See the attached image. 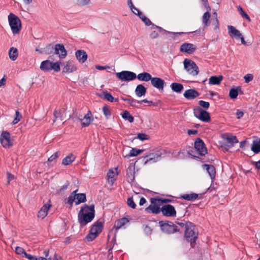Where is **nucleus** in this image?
Here are the masks:
<instances>
[{
  "mask_svg": "<svg viewBox=\"0 0 260 260\" xmlns=\"http://www.w3.org/2000/svg\"><path fill=\"white\" fill-rule=\"evenodd\" d=\"M23 257H25L29 260H36V256L31 255L27 253L26 252L25 253V255H23Z\"/></svg>",
  "mask_w": 260,
  "mask_h": 260,
  "instance_id": "obj_62",
  "label": "nucleus"
},
{
  "mask_svg": "<svg viewBox=\"0 0 260 260\" xmlns=\"http://www.w3.org/2000/svg\"><path fill=\"white\" fill-rule=\"evenodd\" d=\"M137 78L140 81L148 82V81L151 80V79L152 78V76L148 73L143 72V73L139 74L137 76Z\"/></svg>",
  "mask_w": 260,
  "mask_h": 260,
  "instance_id": "obj_29",
  "label": "nucleus"
},
{
  "mask_svg": "<svg viewBox=\"0 0 260 260\" xmlns=\"http://www.w3.org/2000/svg\"><path fill=\"white\" fill-rule=\"evenodd\" d=\"M159 224L161 231L168 234H172L180 230L175 224L170 221H159Z\"/></svg>",
  "mask_w": 260,
  "mask_h": 260,
  "instance_id": "obj_5",
  "label": "nucleus"
},
{
  "mask_svg": "<svg viewBox=\"0 0 260 260\" xmlns=\"http://www.w3.org/2000/svg\"><path fill=\"white\" fill-rule=\"evenodd\" d=\"M51 70H53L55 72H58L60 70V64L58 62H52L51 66Z\"/></svg>",
  "mask_w": 260,
  "mask_h": 260,
  "instance_id": "obj_48",
  "label": "nucleus"
},
{
  "mask_svg": "<svg viewBox=\"0 0 260 260\" xmlns=\"http://www.w3.org/2000/svg\"><path fill=\"white\" fill-rule=\"evenodd\" d=\"M203 6L206 9L207 11H210L211 9L209 5L208 0H201Z\"/></svg>",
  "mask_w": 260,
  "mask_h": 260,
  "instance_id": "obj_61",
  "label": "nucleus"
},
{
  "mask_svg": "<svg viewBox=\"0 0 260 260\" xmlns=\"http://www.w3.org/2000/svg\"><path fill=\"white\" fill-rule=\"evenodd\" d=\"M199 105L200 106V107H202L205 109H208L210 106L209 102L202 100L199 101Z\"/></svg>",
  "mask_w": 260,
  "mask_h": 260,
  "instance_id": "obj_51",
  "label": "nucleus"
},
{
  "mask_svg": "<svg viewBox=\"0 0 260 260\" xmlns=\"http://www.w3.org/2000/svg\"><path fill=\"white\" fill-rule=\"evenodd\" d=\"M199 95L200 93L194 89H187L183 94L184 96L187 100L194 99Z\"/></svg>",
  "mask_w": 260,
  "mask_h": 260,
  "instance_id": "obj_22",
  "label": "nucleus"
},
{
  "mask_svg": "<svg viewBox=\"0 0 260 260\" xmlns=\"http://www.w3.org/2000/svg\"><path fill=\"white\" fill-rule=\"evenodd\" d=\"M149 138V137L148 135L143 133L139 134L137 137V138L139 139L141 141L148 140Z\"/></svg>",
  "mask_w": 260,
  "mask_h": 260,
  "instance_id": "obj_53",
  "label": "nucleus"
},
{
  "mask_svg": "<svg viewBox=\"0 0 260 260\" xmlns=\"http://www.w3.org/2000/svg\"><path fill=\"white\" fill-rule=\"evenodd\" d=\"M170 87L173 91L178 93H181L184 88L182 84L176 82L172 83L171 84Z\"/></svg>",
  "mask_w": 260,
  "mask_h": 260,
  "instance_id": "obj_30",
  "label": "nucleus"
},
{
  "mask_svg": "<svg viewBox=\"0 0 260 260\" xmlns=\"http://www.w3.org/2000/svg\"><path fill=\"white\" fill-rule=\"evenodd\" d=\"M183 64L185 70L189 75L196 76L199 73V69L193 60L185 58L183 61Z\"/></svg>",
  "mask_w": 260,
  "mask_h": 260,
  "instance_id": "obj_6",
  "label": "nucleus"
},
{
  "mask_svg": "<svg viewBox=\"0 0 260 260\" xmlns=\"http://www.w3.org/2000/svg\"><path fill=\"white\" fill-rule=\"evenodd\" d=\"M143 151L142 149H138L137 148H132L128 155H126L125 157H129L132 156H136L141 153Z\"/></svg>",
  "mask_w": 260,
  "mask_h": 260,
  "instance_id": "obj_39",
  "label": "nucleus"
},
{
  "mask_svg": "<svg viewBox=\"0 0 260 260\" xmlns=\"http://www.w3.org/2000/svg\"><path fill=\"white\" fill-rule=\"evenodd\" d=\"M90 0H77V4L80 6H84L89 4Z\"/></svg>",
  "mask_w": 260,
  "mask_h": 260,
  "instance_id": "obj_55",
  "label": "nucleus"
},
{
  "mask_svg": "<svg viewBox=\"0 0 260 260\" xmlns=\"http://www.w3.org/2000/svg\"><path fill=\"white\" fill-rule=\"evenodd\" d=\"M199 197V194L195 193H191L190 194H184L181 196V198L187 201H193Z\"/></svg>",
  "mask_w": 260,
  "mask_h": 260,
  "instance_id": "obj_34",
  "label": "nucleus"
},
{
  "mask_svg": "<svg viewBox=\"0 0 260 260\" xmlns=\"http://www.w3.org/2000/svg\"><path fill=\"white\" fill-rule=\"evenodd\" d=\"M228 33L231 37L235 38L237 39H239L241 36V34L240 31L237 29L234 26L232 25H228Z\"/></svg>",
  "mask_w": 260,
  "mask_h": 260,
  "instance_id": "obj_23",
  "label": "nucleus"
},
{
  "mask_svg": "<svg viewBox=\"0 0 260 260\" xmlns=\"http://www.w3.org/2000/svg\"><path fill=\"white\" fill-rule=\"evenodd\" d=\"M63 64L64 66L62 69L63 73H71L77 70V68L73 60H68L63 62Z\"/></svg>",
  "mask_w": 260,
  "mask_h": 260,
  "instance_id": "obj_17",
  "label": "nucleus"
},
{
  "mask_svg": "<svg viewBox=\"0 0 260 260\" xmlns=\"http://www.w3.org/2000/svg\"><path fill=\"white\" fill-rule=\"evenodd\" d=\"M151 204L145 209V211L147 212H151L152 213L158 214L161 212V208L159 207L160 206L158 204L156 198H151L150 199Z\"/></svg>",
  "mask_w": 260,
  "mask_h": 260,
  "instance_id": "obj_13",
  "label": "nucleus"
},
{
  "mask_svg": "<svg viewBox=\"0 0 260 260\" xmlns=\"http://www.w3.org/2000/svg\"><path fill=\"white\" fill-rule=\"evenodd\" d=\"M223 77L221 75L219 76H211L209 80V84L210 85H219L222 80Z\"/></svg>",
  "mask_w": 260,
  "mask_h": 260,
  "instance_id": "obj_31",
  "label": "nucleus"
},
{
  "mask_svg": "<svg viewBox=\"0 0 260 260\" xmlns=\"http://www.w3.org/2000/svg\"><path fill=\"white\" fill-rule=\"evenodd\" d=\"M119 223L122 224L123 226L126 223L129 222V220L126 217H123L118 220Z\"/></svg>",
  "mask_w": 260,
  "mask_h": 260,
  "instance_id": "obj_63",
  "label": "nucleus"
},
{
  "mask_svg": "<svg viewBox=\"0 0 260 260\" xmlns=\"http://www.w3.org/2000/svg\"><path fill=\"white\" fill-rule=\"evenodd\" d=\"M94 205L84 204L78 214V220L81 227H84L94 218Z\"/></svg>",
  "mask_w": 260,
  "mask_h": 260,
  "instance_id": "obj_1",
  "label": "nucleus"
},
{
  "mask_svg": "<svg viewBox=\"0 0 260 260\" xmlns=\"http://www.w3.org/2000/svg\"><path fill=\"white\" fill-rule=\"evenodd\" d=\"M122 117L125 120H127L129 122L132 123L134 122V118L132 116L129 112L126 110H125L123 113L121 114Z\"/></svg>",
  "mask_w": 260,
  "mask_h": 260,
  "instance_id": "obj_40",
  "label": "nucleus"
},
{
  "mask_svg": "<svg viewBox=\"0 0 260 260\" xmlns=\"http://www.w3.org/2000/svg\"><path fill=\"white\" fill-rule=\"evenodd\" d=\"M203 167L207 170L213 183L216 177V169L215 167L212 165L204 164L203 165Z\"/></svg>",
  "mask_w": 260,
  "mask_h": 260,
  "instance_id": "obj_21",
  "label": "nucleus"
},
{
  "mask_svg": "<svg viewBox=\"0 0 260 260\" xmlns=\"http://www.w3.org/2000/svg\"><path fill=\"white\" fill-rule=\"evenodd\" d=\"M21 114L18 111H16L15 117L12 122L13 124L17 123L21 120Z\"/></svg>",
  "mask_w": 260,
  "mask_h": 260,
  "instance_id": "obj_47",
  "label": "nucleus"
},
{
  "mask_svg": "<svg viewBox=\"0 0 260 260\" xmlns=\"http://www.w3.org/2000/svg\"><path fill=\"white\" fill-rule=\"evenodd\" d=\"M162 154L161 152H157L154 153H150L148 155H147L145 158H146V160L145 161L144 164H147L148 161H152L153 162H156L158 160L160 156Z\"/></svg>",
  "mask_w": 260,
  "mask_h": 260,
  "instance_id": "obj_20",
  "label": "nucleus"
},
{
  "mask_svg": "<svg viewBox=\"0 0 260 260\" xmlns=\"http://www.w3.org/2000/svg\"><path fill=\"white\" fill-rule=\"evenodd\" d=\"M197 49V46L191 43H185L182 44L180 48V51L182 52L188 54H192Z\"/></svg>",
  "mask_w": 260,
  "mask_h": 260,
  "instance_id": "obj_15",
  "label": "nucleus"
},
{
  "mask_svg": "<svg viewBox=\"0 0 260 260\" xmlns=\"http://www.w3.org/2000/svg\"><path fill=\"white\" fill-rule=\"evenodd\" d=\"M98 96L101 98L106 100L110 102H117L118 99L114 98L112 94L107 91H103L101 93H98Z\"/></svg>",
  "mask_w": 260,
  "mask_h": 260,
  "instance_id": "obj_24",
  "label": "nucleus"
},
{
  "mask_svg": "<svg viewBox=\"0 0 260 260\" xmlns=\"http://www.w3.org/2000/svg\"><path fill=\"white\" fill-rule=\"evenodd\" d=\"M156 200H157V202H158V204L160 205L172 202V200L169 199L156 198Z\"/></svg>",
  "mask_w": 260,
  "mask_h": 260,
  "instance_id": "obj_50",
  "label": "nucleus"
},
{
  "mask_svg": "<svg viewBox=\"0 0 260 260\" xmlns=\"http://www.w3.org/2000/svg\"><path fill=\"white\" fill-rule=\"evenodd\" d=\"M238 10L240 15L244 18H245L249 22L251 21V19L247 14L244 11L243 8L241 6L238 7Z\"/></svg>",
  "mask_w": 260,
  "mask_h": 260,
  "instance_id": "obj_41",
  "label": "nucleus"
},
{
  "mask_svg": "<svg viewBox=\"0 0 260 260\" xmlns=\"http://www.w3.org/2000/svg\"><path fill=\"white\" fill-rule=\"evenodd\" d=\"M81 121V125L82 127H87L89 125L91 121L93 120L92 113L90 111H88L83 118L80 119Z\"/></svg>",
  "mask_w": 260,
  "mask_h": 260,
  "instance_id": "obj_19",
  "label": "nucleus"
},
{
  "mask_svg": "<svg viewBox=\"0 0 260 260\" xmlns=\"http://www.w3.org/2000/svg\"><path fill=\"white\" fill-rule=\"evenodd\" d=\"M194 149L201 156H204L207 153V149L205 144L200 138H198L194 142Z\"/></svg>",
  "mask_w": 260,
  "mask_h": 260,
  "instance_id": "obj_10",
  "label": "nucleus"
},
{
  "mask_svg": "<svg viewBox=\"0 0 260 260\" xmlns=\"http://www.w3.org/2000/svg\"><path fill=\"white\" fill-rule=\"evenodd\" d=\"M121 100L123 101L127 102L128 104L131 105V106H136L135 103H139V101H137L134 99H126L124 98L123 96L121 97Z\"/></svg>",
  "mask_w": 260,
  "mask_h": 260,
  "instance_id": "obj_46",
  "label": "nucleus"
},
{
  "mask_svg": "<svg viewBox=\"0 0 260 260\" xmlns=\"http://www.w3.org/2000/svg\"><path fill=\"white\" fill-rule=\"evenodd\" d=\"M142 21L146 25L149 26L152 24V22L145 16H144L141 18Z\"/></svg>",
  "mask_w": 260,
  "mask_h": 260,
  "instance_id": "obj_57",
  "label": "nucleus"
},
{
  "mask_svg": "<svg viewBox=\"0 0 260 260\" xmlns=\"http://www.w3.org/2000/svg\"><path fill=\"white\" fill-rule=\"evenodd\" d=\"M51 62L50 60H46L42 61L40 65V69L44 71H49L51 70Z\"/></svg>",
  "mask_w": 260,
  "mask_h": 260,
  "instance_id": "obj_33",
  "label": "nucleus"
},
{
  "mask_svg": "<svg viewBox=\"0 0 260 260\" xmlns=\"http://www.w3.org/2000/svg\"><path fill=\"white\" fill-rule=\"evenodd\" d=\"M77 59L81 63H84L87 58V54L83 50H78L75 53Z\"/></svg>",
  "mask_w": 260,
  "mask_h": 260,
  "instance_id": "obj_25",
  "label": "nucleus"
},
{
  "mask_svg": "<svg viewBox=\"0 0 260 260\" xmlns=\"http://www.w3.org/2000/svg\"><path fill=\"white\" fill-rule=\"evenodd\" d=\"M253 78V76L251 74H247L244 77V79L246 83H249L250 81L252 80Z\"/></svg>",
  "mask_w": 260,
  "mask_h": 260,
  "instance_id": "obj_56",
  "label": "nucleus"
},
{
  "mask_svg": "<svg viewBox=\"0 0 260 260\" xmlns=\"http://www.w3.org/2000/svg\"><path fill=\"white\" fill-rule=\"evenodd\" d=\"M236 115L237 116V118L238 119H240L243 116L244 112L242 111H241L240 110L238 109L236 111Z\"/></svg>",
  "mask_w": 260,
  "mask_h": 260,
  "instance_id": "obj_64",
  "label": "nucleus"
},
{
  "mask_svg": "<svg viewBox=\"0 0 260 260\" xmlns=\"http://www.w3.org/2000/svg\"><path fill=\"white\" fill-rule=\"evenodd\" d=\"M54 54L60 58H64L67 55V51L63 44H57L55 45Z\"/></svg>",
  "mask_w": 260,
  "mask_h": 260,
  "instance_id": "obj_16",
  "label": "nucleus"
},
{
  "mask_svg": "<svg viewBox=\"0 0 260 260\" xmlns=\"http://www.w3.org/2000/svg\"><path fill=\"white\" fill-rule=\"evenodd\" d=\"M238 89H240L241 90V87L240 86L238 87V88H232L229 92V96L232 99H236L237 98L238 94Z\"/></svg>",
  "mask_w": 260,
  "mask_h": 260,
  "instance_id": "obj_42",
  "label": "nucleus"
},
{
  "mask_svg": "<svg viewBox=\"0 0 260 260\" xmlns=\"http://www.w3.org/2000/svg\"><path fill=\"white\" fill-rule=\"evenodd\" d=\"M209 11H207V12L204 14L203 16V23L205 24V25H208L210 24L209 20L211 17V14Z\"/></svg>",
  "mask_w": 260,
  "mask_h": 260,
  "instance_id": "obj_44",
  "label": "nucleus"
},
{
  "mask_svg": "<svg viewBox=\"0 0 260 260\" xmlns=\"http://www.w3.org/2000/svg\"><path fill=\"white\" fill-rule=\"evenodd\" d=\"M9 55L10 58L13 60H15L18 55V50L17 48L14 47H11L10 48L9 51Z\"/></svg>",
  "mask_w": 260,
  "mask_h": 260,
  "instance_id": "obj_35",
  "label": "nucleus"
},
{
  "mask_svg": "<svg viewBox=\"0 0 260 260\" xmlns=\"http://www.w3.org/2000/svg\"><path fill=\"white\" fill-rule=\"evenodd\" d=\"M147 92V88L142 84H139L137 86L135 92L138 97H141L145 95Z\"/></svg>",
  "mask_w": 260,
  "mask_h": 260,
  "instance_id": "obj_27",
  "label": "nucleus"
},
{
  "mask_svg": "<svg viewBox=\"0 0 260 260\" xmlns=\"http://www.w3.org/2000/svg\"><path fill=\"white\" fill-rule=\"evenodd\" d=\"M75 156L72 153L69 154L62 160V164L64 166L69 165L75 160Z\"/></svg>",
  "mask_w": 260,
  "mask_h": 260,
  "instance_id": "obj_32",
  "label": "nucleus"
},
{
  "mask_svg": "<svg viewBox=\"0 0 260 260\" xmlns=\"http://www.w3.org/2000/svg\"><path fill=\"white\" fill-rule=\"evenodd\" d=\"M55 51V46H54L51 44H47L45 47L43 48H41V51H40V53H44L46 54H50L52 53L54 54Z\"/></svg>",
  "mask_w": 260,
  "mask_h": 260,
  "instance_id": "obj_28",
  "label": "nucleus"
},
{
  "mask_svg": "<svg viewBox=\"0 0 260 260\" xmlns=\"http://www.w3.org/2000/svg\"><path fill=\"white\" fill-rule=\"evenodd\" d=\"M116 77L121 81H130L137 78L136 74L131 71H123L116 74Z\"/></svg>",
  "mask_w": 260,
  "mask_h": 260,
  "instance_id": "obj_8",
  "label": "nucleus"
},
{
  "mask_svg": "<svg viewBox=\"0 0 260 260\" xmlns=\"http://www.w3.org/2000/svg\"><path fill=\"white\" fill-rule=\"evenodd\" d=\"M51 206L48 204H45L40 210L38 214V217L41 219H44L47 215L48 211Z\"/></svg>",
  "mask_w": 260,
  "mask_h": 260,
  "instance_id": "obj_26",
  "label": "nucleus"
},
{
  "mask_svg": "<svg viewBox=\"0 0 260 260\" xmlns=\"http://www.w3.org/2000/svg\"><path fill=\"white\" fill-rule=\"evenodd\" d=\"M184 238L187 242H190L191 247H194L196 240L198 239V233L196 231L194 224L190 221L186 222Z\"/></svg>",
  "mask_w": 260,
  "mask_h": 260,
  "instance_id": "obj_2",
  "label": "nucleus"
},
{
  "mask_svg": "<svg viewBox=\"0 0 260 260\" xmlns=\"http://www.w3.org/2000/svg\"><path fill=\"white\" fill-rule=\"evenodd\" d=\"M77 201L76 202V204L78 205L82 203H85L86 201V194L83 193H78L76 197Z\"/></svg>",
  "mask_w": 260,
  "mask_h": 260,
  "instance_id": "obj_38",
  "label": "nucleus"
},
{
  "mask_svg": "<svg viewBox=\"0 0 260 260\" xmlns=\"http://www.w3.org/2000/svg\"><path fill=\"white\" fill-rule=\"evenodd\" d=\"M15 252L17 254L22 255V257H23L25 253H26L25 250L21 247H17L15 248Z\"/></svg>",
  "mask_w": 260,
  "mask_h": 260,
  "instance_id": "obj_52",
  "label": "nucleus"
},
{
  "mask_svg": "<svg viewBox=\"0 0 260 260\" xmlns=\"http://www.w3.org/2000/svg\"><path fill=\"white\" fill-rule=\"evenodd\" d=\"M193 114L196 118L203 122H209L211 120L210 113L199 106L194 108Z\"/></svg>",
  "mask_w": 260,
  "mask_h": 260,
  "instance_id": "obj_7",
  "label": "nucleus"
},
{
  "mask_svg": "<svg viewBox=\"0 0 260 260\" xmlns=\"http://www.w3.org/2000/svg\"><path fill=\"white\" fill-rule=\"evenodd\" d=\"M58 153H59L58 152H56L54 154H53L51 156H50L48 159V162H51L53 160H54L56 158H57V157H58V156H59Z\"/></svg>",
  "mask_w": 260,
  "mask_h": 260,
  "instance_id": "obj_58",
  "label": "nucleus"
},
{
  "mask_svg": "<svg viewBox=\"0 0 260 260\" xmlns=\"http://www.w3.org/2000/svg\"><path fill=\"white\" fill-rule=\"evenodd\" d=\"M104 221L100 220L95 221L91 226L89 233L84 238L86 242H91L94 240L102 232L103 228Z\"/></svg>",
  "mask_w": 260,
  "mask_h": 260,
  "instance_id": "obj_3",
  "label": "nucleus"
},
{
  "mask_svg": "<svg viewBox=\"0 0 260 260\" xmlns=\"http://www.w3.org/2000/svg\"><path fill=\"white\" fill-rule=\"evenodd\" d=\"M70 185V182L67 181L66 183L62 185L59 189L57 190V192L61 193L63 191L66 190Z\"/></svg>",
  "mask_w": 260,
  "mask_h": 260,
  "instance_id": "obj_54",
  "label": "nucleus"
},
{
  "mask_svg": "<svg viewBox=\"0 0 260 260\" xmlns=\"http://www.w3.org/2000/svg\"><path fill=\"white\" fill-rule=\"evenodd\" d=\"M61 112L60 111H58V110H54V112H53V115H54V119L53 120V122H54L56 119L57 118H59L60 117H61Z\"/></svg>",
  "mask_w": 260,
  "mask_h": 260,
  "instance_id": "obj_60",
  "label": "nucleus"
},
{
  "mask_svg": "<svg viewBox=\"0 0 260 260\" xmlns=\"http://www.w3.org/2000/svg\"><path fill=\"white\" fill-rule=\"evenodd\" d=\"M222 139L224 142L223 145L224 147L228 148H231L234 146L235 143H237L238 140L235 136H233L230 134H224L222 136Z\"/></svg>",
  "mask_w": 260,
  "mask_h": 260,
  "instance_id": "obj_9",
  "label": "nucleus"
},
{
  "mask_svg": "<svg viewBox=\"0 0 260 260\" xmlns=\"http://www.w3.org/2000/svg\"><path fill=\"white\" fill-rule=\"evenodd\" d=\"M102 110L106 118L109 119L111 116V112L110 107L107 105H105L103 107Z\"/></svg>",
  "mask_w": 260,
  "mask_h": 260,
  "instance_id": "obj_43",
  "label": "nucleus"
},
{
  "mask_svg": "<svg viewBox=\"0 0 260 260\" xmlns=\"http://www.w3.org/2000/svg\"><path fill=\"white\" fill-rule=\"evenodd\" d=\"M127 204L133 209H135L136 207V204L134 202L133 197H130L127 199Z\"/></svg>",
  "mask_w": 260,
  "mask_h": 260,
  "instance_id": "obj_49",
  "label": "nucleus"
},
{
  "mask_svg": "<svg viewBox=\"0 0 260 260\" xmlns=\"http://www.w3.org/2000/svg\"><path fill=\"white\" fill-rule=\"evenodd\" d=\"M251 150L255 154L258 153L260 152V143L259 140H253L252 142V144L251 147Z\"/></svg>",
  "mask_w": 260,
  "mask_h": 260,
  "instance_id": "obj_36",
  "label": "nucleus"
},
{
  "mask_svg": "<svg viewBox=\"0 0 260 260\" xmlns=\"http://www.w3.org/2000/svg\"><path fill=\"white\" fill-rule=\"evenodd\" d=\"M76 199V196H72L70 195V196L68 198L67 203L70 205L72 207L73 206V202Z\"/></svg>",
  "mask_w": 260,
  "mask_h": 260,
  "instance_id": "obj_59",
  "label": "nucleus"
},
{
  "mask_svg": "<svg viewBox=\"0 0 260 260\" xmlns=\"http://www.w3.org/2000/svg\"><path fill=\"white\" fill-rule=\"evenodd\" d=\"M151 85L161 92L164 91V86L166 84L165 81L159 77H152L151 79Z\"/></svg>",
  "mask_w": 260,
  "mask_h": 260,
  "instance_id": "obj_14",
  "label": "nucleus"
},
{
  "mask_svg": "<svg viewBox=\"0 0 260 260\" xmlns=\"http://www.w3.org/2000/svg\"><path fill=\"white\" fill-rule=\"evenodd\" d=\"M8 18L13 34L15 35L19 33L21 29L20 19L13 13H10Z\"/></svg>",
  "mask_w": 260,
  "mask_h": 260,
  "instance_id": "obj_4",
  "label": "nucleus"
},
{
  "mask_svg": "<svg viewBox=\"0 0 260 260\" xmlns=\"http://www.w3.org/2000/svg\"><path fill=\"white\" fill-rule=\"evenodd\" d=\"M161 212L166 217H175L176 211L174 207L170 204H166L162 206Z\"/></svg>",
  "mask_w": 260,
  "mask_h": 260,
  "instance_id": "obj_11",
  "label": "nucleus"
},
{
  "mask_svg": "<svg viewBox=\"0 0 260 260\" xmlns=\"http://www.w3.org/2000/svg\"><path fill=\"white\" fill-rule=\"evenodd\" d=\"M135 167L133 163L129 164L126 170V179L128 182L132 183L134 181L135 176Z\"/></svg>",
  "mask_w": 260,
  "mask_h": 260,
  "instance_id": "obj_18",
  "label": "nucleus"
},
{
  "mask_svg": "<svg viewBox=\"0 0 260 260\" xmlns=\"http://www.w3.org/2000/svg\"><path fill=\"white\" fill-rule=\"evenodd\" d=\"M0 142L3 147H10L13 145L10 140V134L7 131H4L0 136Z\"/></svg>",
  "mask_w": 260,
  "mask_h": 260,
  "instance_id": "obj_12",
  "label": "nucleus"
},
{
  "mask_svg": "<svg viewBox=\"0 0 260 260\" xmlns=\"http://www.w3.org/2000/svg\"><path fill=\"white\" fill-rule=\"evenodd\" d=\"M117 174L115 173L112 170H110L107 174V177L108 178V181L111 182V184H113L114 181L116 180V177L117 176Z\"/></svg>",
  "mask_w": 260,
  "mask_h": 260,
  "instance_id": "obj_37",
  "label": "nucleus"
},
{
  "mask_svg": "<svg viewBox=\"0 0 260 260\" xmlns=\"http://www.w3.org/2000/svg\"><path fill=\"white\" fill-rule=\"evenodd\" d=\"M158 29V31L160 32H162L164 34H171L172 35H173V37H175L177 35H180L181 34H184V32H171V31H168L164 29H163L162 27L159 26L158 28H157Z\"/></svg>",
  "mask_w": 260,
  "mask_h": 260,
  "instance_id": "obj_45",
  "label": "nucleus"
}]
</instances>
